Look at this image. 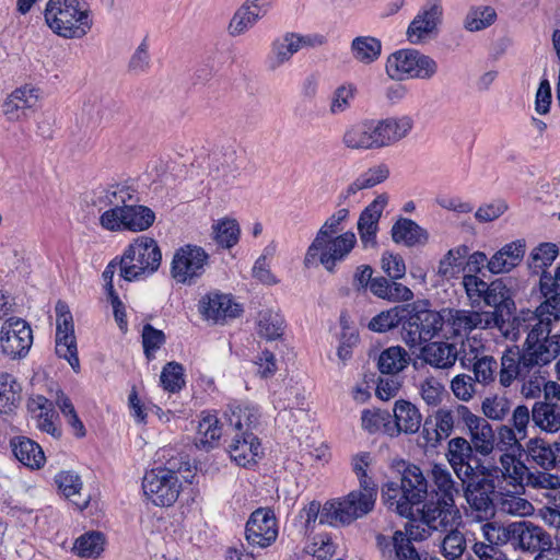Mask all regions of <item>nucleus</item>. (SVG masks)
I'll return each instance as SVG.
<instances>
[{"label":"nucleus","mask_w":560,"mask_h":560,"mask_svg":"<svg viewBox=\"0 0 560 560\" xmlns=\"http://www.w3.org/2000/svg\"><path fill=\"white\" fill-rule=\"evenodd\" d=\"M552 324L534 329L521 346L506 348L501 357L499 383L510 387L516 380H525L534 371L549 365L560 354V334H551Z\"/></svg>","instance_id":"f257e3e1"},{"label":"nucleus","mask_w":560,"mask_h":560,"mask_svg":"<svg viewBox=\"0 0 560 560\" xmlns=\"http://www.w3.org/2000/svg\"><path fill=\"white\" fill-rule=\"evenodd\" d=\"M349 210L341 208L334 212L317 232L314 241L308 246L304 258V265L310 267L316 258L324 268L334 272L337 262L342 261L357 243L353 232L337 233L343 230L342 223L348 219Z\"/></svg>","instance_id":"f03ea898"},{"label":"nucleus","mask_w":560,"mask_h":560,"mask_svg":"<svg viewBox=\"0 0 560 560\" xmlns=\"http://www.w3.org/2000/svg\"><path fill=\"white\" fill-rule=\"evenodd\" d=\"M45 21L55 34L63 38H82L92 27L90 10L82 0H49Z\"/></svg>","instance_id":"7ed1b4c3"},{"label":"nucleus","mask_w":560,"mask_h":560,"mask_svg":"<svg viewBox=\"0 0 560 560\" xmlns=\"http://www.w3.org/2000/svg\"><path fill=\"white\" fill-rule=\"evenodd\" d=\"M182 470H189V463L183 457H172L164 466L147 471L142 479L144 495L156 506L173 505L182 489L177 476Z\"/></svg>","instance_id":"20e7f679"},{"label":"nucleus","mask_w":560,"mask_h":560,"mask_svg":"<svg viewBox=\"0 0 560 560\" xmlns=\"http://www.w3.org/2000/svg\"><path fill=\"white\" fill-rule=\"evenodd\" d=\"M162 260L156 241L148 236L137 237L119 259L120 277L126 281L139 280L155 272Z\"/></svg>","instance_id":"39448f33"},{"label":"nucleus","mask_w":560,"mask_h":560,"mask_svg":"<svg viewBox=\"0 0 560 560\" xmlns=\"http://www.w3.org/2000/svg\"><path fill=\"white\" fill-rule=\"evenodd\" d=\"M493 472L498 477L499 469L495 468ZM460 481L462 489L470 508L482 518L492 517L495 514V504L501 493L497 491L492 470L481 467L474 476H469Z\"/></svg>","instance_id":"423d86ee"},{"label":"nucleus","mask_w":560,"mask_h":560,"mask_svg":"<svg viewBox=\"0 0 560 560\" xmlns=\"http://www.w3.org/2000/svg\"><path fill=\"white\" fill-rule=\"evenodd\" d=\"M407 315L402 324V339L410 347L430 341L443 328V314L421 304L406 305Z\"/></svg>","instance_id":"0eeeda50"},{"label":"nucleus","mask_w":560,"mask_h":560,"mask_svg":"<svg viewBox=\"0 0 560 560\" xmlns=\"http://www.w3.org/2000/svg\"><path fill=\"white\" fill-rule=\"evenodd\" d=\"M371 494L351 491L348 495L327 502L320 512V523L349 525L374 509Z\"/></svg>","instance_id":"6e6552de"},{"label":"nucleus","mask_w":560,"mask_h":560,"mask_svg":"<svg viewBox=\"0 0 560 560\" xmlns=\"http://www.w3.org/2000/svg\"><path fill=\"white\" fill-rule=\"evenodd\" d=\"M209 265V255L200 246L187 244L174 253L171 275L177 283L194 284Z\"/></svg>","instance_id":"1a4fd4ad"},{"label":"nucleus","mask_w":560,"mask_h":560,"mask_svg":"<svg viewBox=\"0 0 560 560\" xmlns=\"http://www.w3.org/2000/svg\"><path fill=\"white\" fill-rule=\"evenodd\" d=\"M369 150L393 145L406 138L413 127L410 116L388 117L385 119H366Z\"/></svg>","instance_id":"9d476101"},{"label":"nucleus","mask_w":560,"mask_h":560,"mask_svg":"<svg viewBox=\"0 0 560 560\" xmlns=\"http://www.w3.org/2000/svg\"><path fill=\"white\" fill-rule=\"evenodd\" d=\"M400 476L401 495L397 500V513L404 517L412 515L413 505H418L427 498L428 480L420 467L402 463Z\"/></svg>","instance_id":"9b49d317"},{"label":"nucleus","mask_w":560,"mask_h":560,"mask_svg":"<svg viewBox=\"0 0 560 560\" xmlns=\"http://www.w3.org/2000/svg\"><path fill=\"white\" fill-rule=\"evenodd\" d=\"M133 201V190L127 185L116 184L95 192L93 203L98 210L108 208L100 218L101 225L108 231L118 229V214L127 202Z\"/></svg>","instance_id":"f8f14e48"},{"label":"nucleus","mask_w":560,"mask_h":560,"mask_svg":"<svg viewBox=\"0 0 560 560\" xmlns=\"http://www.w3.org/2000/svg\"><path fill=\"white\" fill-rule=\"evenodd\" d=\"M443 326L446 327L448 338L467 336L475 329H489L498 325L495 315L459 308H442Z\"/></svg>","instance_id":"ddd939ff"},{"label":"nucleus","mask_w":560,"mask_h":560,"mask_svg":"<svg viewBox=\"0 0 560 560\" xmlns=\"http://www.w3.org/2000/svg\"><path fill=\"white\" fill-rule=\"evenodd\" d=\"M56 353L66 359L74 372L80 370L72 314L63 301L56 304Z\"/></svg>","instance_id":"4468645a"},{"label":"nucleus","mask_w":560,"mask_h":560,"mask_svg":"<svg viewBox=\"0 0 560 560\" xmlns=\"http://www.w3.org/2000/svg\"><path fill=\"white\" fill-rule=\"evenodd\" d=\"M513 313L514 311H510L504 316V326L502 329H499L511 340H517L523 332H526L527 336L534 329L545 328V325L559 320L553 318V311L551 308L542 310L541 304L535 311L522 310L516 314Z\"/></svg>","instance_id":"2eb2a0df"},{"label":"nucleus","mask_w":560,"mask_h":560,"mask_svg":"<svg viewBox=\"0 0 560 560\" xmlns=\"http://www.w3.org/2000/svg\"><path fill=\"white\" fill-rule=\"evenodd\" d=\"M442 0H425L407 28V38L420 44L438 33L443 19Z\"/></svg>","instance_id":"dca6fc26"},{"label":"nucleus","mask_w":560,"mask_h":560,"mask_svg":"<svg viewBox=\"0 0 560 560\" xmlns=\"http://www.w3.org/2000/svg\"><path fill=\"white\" fill-rule=\"evenodd\" d=\"M33 343L30 325L22 318H9L1 327L0 345L2 352L11 359L25 357Z\"/></svg>","instance_id":"f3484780"},{"label":"nucleus","mask_w":560,"mask_h":560,"mask_svg":"<svg viewBox=\"0 0 560 560\" xmlns=\"http://www.w3.org/2000/svg\"><path fill=\"white\" fill-rule=\"evenodd\" d=\"M421 520L431 530L447 532L462 523L455 501L438 499L423 504Z\"/></svg>","instance_id":"a211bd4d"},{"label":"nucleus","mask_w":560,"mask_h":560,"mask_svg":"<svg viewBox=\"0 0 560 560\" xmlns=\"http://www.w3.org/2000/svg\"><path fill=\"white\" fill-rule=\"evenodd\" d=\"M245 535L252 546L266 548L275 542L278 527L273 512L261 508L254 511L246 523Z\"/></svg>","instance_id":"6ab92c4d"},{"label":"nucleus","mask_w":560,"mask_h":560,"mask_svg":"<svg viewBox=\"0 0 560 560\" xmlns=\"http://www.w3.org/2000/svg\"><path fill=\"white\" fill-rule=\"evenodd\" d=\"M243 152L233 144L223 145L213 152L210 165V175L219 184L229 185L240 175Z\"/></svg>","instance_id":"aec40b11"},{"label":"nucleus","mask_w":560,"mask_h":560,"mask_svg":"<svg viewBox=\"0 0 560 560\" xmlns=\"http://www.w3.org/2000/svg\"><path fill=\"white\" fill-rule=\"evenodd\" d=\"M474 450L464 438H454L448 441L446 458L459 480L474 476L483 467L474 455Z\"/></svg>","instance_id":"412c9836"},{"label":"nucleus","mask_w":560,"mask_h":560,"mask_svg":"<svg viewBox=\"0 0 560 560\" xmlns=\"http://www.w3.org/2000/svg\"><path fill=\"white\" fill-rule=\"evenodd\" d=\"M199 313L207 320L222 323L228 318L238 317L243 308L235 303L232 295L220 293L218 291L210 292L199 300Z\"/></svg>","instance_id":"4be33fe9"},{"label":"nucleus","mask_w":560,"mask_h":560,"mask_svg":"<svg viewBox=\"0 0 560 560\" xmlns=\"http://www.w3.org/2000/svg\"><path fill=\"white\" fill-rule=\"evenodd\" d=\"M513 533L514 550L534 553L552 545L550 535L529 521L513 522Z\"/></svg>","instance_id":"5701e85b"},{"label":"nucleus","mask_w":560,"mask_h":560,"mask_svg":"<svg viewBox=\"0 0 560 560\" xmlns=\"http://www.w3.org/2000/svg\"><path fill=\"white\" fill-rule=\"evenodd\" d=\"M388 202L386 194L378 195L369 206L364 208L358 220L360 240L365 248L376 246V234L378 221L383 210Z\"/></svg>","instance_id":"b1692460"},{"label":"nucleus","mask_w":560,"mask_h":560,"mask_svg":"<svg viewBox=\"0 0 560 560\" xmlns=\"http://www.w3.org/2000/svg\"><path fill=\"white\" fill-rule=\"evenodd\" d=\"M481 302L487 306L494 307V311L483 313L487 315H495L498 325H493V327L498 329H502L504 326V316L509 314L510 311H515V303L511 296V292L501 279L488 283Z\"/></svg>","instance_id":"393cba45"},{"label":"nucleus","mask_w":560,"mask_h":560,"mask_svg":"<svg viewBox=\"0 0 560 560\" xmlns=\"http://www.w3.org/2000/svg\"><path fill=\"white\" fill-rule=\"evenodd\" d=\"M229 453L232 460L241 467H247L256 463V458L262 454L258 438L253 432L231 433Z\"/></svg>","instance_id":"a878e982"},{"label":"nucleus","mask_w":560,"mask_h":560,"mask_svg":"<svg viewBox=\"0 0 560 560\" xmlns=\"http://www.w3.org/2000/svg\"><path fill=\"white\" fill-rule=\"evenodd\" d=\"M393 412L394 421H392V427H388L392 438L400 433L412 434L418 432L422 416L413 404L399 399L395 402Z\"/></svg>","instance_id":"bb28decb"},{"label":"nucleus","mask_w":560,"mask_h":560,"mask_svg":"<svg viewBox=\"0 0 560 560\" xmlns=\"http://www.w3.org/2000/svg\"><path fill=\"white\" fill-rule=\"evenodd\" d=\"M267 4L261 0L246 1L231 19L228 31L233 37L243 35L267 13Z\"/></svg>","instance_id":"cd10ccee"},{"label":"nucleus","mask_w":560,"mask_h":560,"mask_svg":"<svg viewBox=\"0 0 560 560\" xmlns=\"http://www.w3.org/2000/svg\"><path fill=\"white\" fill-rule=\"evenodd\" d=\"M118 229L132 232H142L151 228L155 221V213L152 209L142 205L127 202L117 218Z\"/></svg>","instance_id":"c85d7f7f"},{"label":"nucleus","mask_w":560,"mask_h":560,"mask_svg":"<svg viewBox=\"0 0 560 560\" xmlns=\"http://www.w3.org/2000/svg\"><path fill=\"white\" fill-rule=\"evenodd\" d=\"M526 244L524 240H516L505 244L489 259L487 269L493 275L510 272L518 266L524 258Z\"/></svg>","instance_id":"c756f323"},{"label":"nucleus","mask_w":560,"mask_h":560,"mask_svg":"<svg viewBox=\"0 0 560 560\" xmlns=\"http://www.w3.org/2000/svg\"><path fill=\"white\" fill-rule=\"evenodd\" d=\"M456 346L443 341L428 342L420 349V358L436 369H450L457 361Z\"/></svg>","instance_id":"7c9ffc66"},{"label":"nucleus","mask_w":560,"mask_h":560,"mask_svg":"<svg viewBox=\"0 0 560 560\" xmlns=\"http://www.w3.org/2000/svg\"><path fill=\"white\" fill-rule=\"evenodd\" d=\"M392 238L396 244L407 247L424 245L429 240V233L411 219L400 218L392 226Z\"/></svg>","instance_id":"2f4dec72"},{"label":"nucleus","mask_w":560,"mask_h":560,"mask_svg":"<svg viewBox=\"0 0 560 560\" xmlns=\"http://www.w3.org/2000/svg\"><path fill=\"white\" fill-rule=\"evenodd\" d=\"M228 427L225 434L252 432L258 424L259 412L257 408L242 405H231L225 412Z\"/></svg>","instance_id":"473e14b6"},{"label":"nucleus","mask_w":560,"mask_h":560,"mask_svg":"<svg viewBox=\"0 0 560 560\" xmlns=\"http://www.w3.org/2000/svg\"><path fill=\"white\" fill-rule=\"evenodd\" d=\"M298 51L294 32H287L276 37L271 43L270 51L266 59L267 68L271 71H276L284 63L289 62Z\"/></svg>","instance_id":"72a5a7b5"},{"label":"nucleus","mask_w":560,"mask_h":560,"mask_svg":"<svg viewBox=\"0 0 560 560\" xmlns=\"http://www.w3.org/2000/svg\"><path fill=\"white\" fill-rule=\"evenodd\" d=\"M423 539V535L415 530L411 526L406 528V532L396 530L394 533V553L397 560H440L436 557H431L428 553L420 555L413 546V540Z\"/></svg>","instance_id":"f704fd0d"},{"label":"nucleus","mask_w":560,"mask_h":560,"mask_svg":"<svg viewBox=\"0 0 560 560\" xmlns=\"http://www.w3.org/2000/svg\"><path fill=\"white\" fill-rule=\"evenodd\" d=\"M527 453L544 469H560V442L550 444L542 439H530L527 443Z\"/></svg>","instance_id":"c9c22d12"},{"label":"nucleus","mask_w":560,"mask_h":560,"mask_svg":"<svg viewBox=\"0 0 560 560\" xmlns=\"http://www.w3.org/2000/svg\"><path fill=\"white\" fill-rule=\"evenodd\" d=\"M389 176V168L385 164H380L370 167L362 173L354 182H352L339 196L338 206L345 203L351 196L363 189L372 188L383 182Z\"/></svg>","instance_id":"e433bc0d"},{"label":"nucleus","mask_w":560,"mask_h":560,"mask_svg":"<svg viewBox=\"0 0 560 560\" xmlns=\"http://www.w3.org/2000/svg\"><path fill=\"white\" fill-rule=\"evenodd\" d=\"M14 456L24 466L32 469L40 468L45 463L43 448L35 441L26 436H16L11 440Z\"/></svg>","instance_id":"4c0bfd02"},{"label":"nucleus","mask_w":560,"mask_h":560,"mask_svg":"<svg viewBox=\"0 0 560 560\" xmlns=\"http://www.w3.org/2000/svg\"><path fill=\"white\" fill-rule=\"evenodd\" d=\"M532 421L546 432L560 430V402L536 401L532 408Z\"/></svg>","instance_id":"58836bf2"},{"label":"nucleus","mask_w":560,"mask_h":560,"mask_svg":"<svg viewBox=\"0 0 560 560\" xmlns=\"http://www.w3.org/2000/svg\"><path fill=\"white\" fill-rule=\"evenodd\" d=\"M539 288L542 296L541 308L553 311V318L560 319V266L557 267L555 276L544 271L539 279Z\"/></svg>","instance_id":"ea45409f"},{"label":"nucleus","mask_w":560,"mask_h":560,"mask_svg":"<svg viewBox=\"0 0 560 560\" xmlns=\"http://www.w3.org/2000/svg\"><path fill=\"white\" fill-rule=\"evenodd\" d=\"M352 57L360 63L371 65L382 54V42L374 36H357L350 44Z\"/></svg>","instance_id":"a19ab883"},{"label":"nucleus","mask_w":560,"mask_h":560,"mask_svg":"<svg viewBox=\"0 0 560 560\" xmlns=\"http://www.w3.org/2000/svg\"><path fill=\"white\" fill-rule=\"evenodd\" d=\"M408 352L400 346L383 350L377 360V369L383 375H397L409 363Z\"/></svg>","instance_id":"79ce46f5"},{"label":"nucleus","mask_w":560,"mask_h":560,"mask_svg":"<svg viewBox=\"0 0 560 560\" xmlns=\"http://www.w3.org/2000/svg\"><path fill=\"white\" fill-rule=\"evenodd\" d=\"M431 478L436 488V494L439 495L438 499L455 501V495L459 494L462 489V481L456 482L446 466L442 464H434L431 469Z\"/></svg>","instance_id":"37998d69"},{"label":"nucleus","mask_w":560,"mask_h":560,"mask_svg":"<svg viewBox=\"0 0 560 560\" xmlns=\"http://www.w3.org/2000/svg\"><path fill=\"white\" fill-rule=\"evenodd\" d=\"M418 50L405 49L393 52L386 61V72L393 79H402L404 75L412 78L415 60Z\"/></svg>","instance_id":"c03bdc74"},{"label":"nucleus","mask_w":560,"mask_h":560,"mask_svg":"<svg viewBox=\"0 0 560 560\" xmlns=\"http://www.w3.org/2000/svg\"><path fill=\"white\" fill-rule=\"evenodd\" d=\"M55 483L62 494L79 509L83 510L86 508L88 500H80L82 481L78 474L73 471H60L55 476Z\"/></svg>","instance_id":"a18cd8bd"},{"label":"nucleus","mask_w":560,"mask_h":560,"mask_svg":"<svg viewBox=\"0 0 560 560\" xmlns=\"http://www.w3.org/2000/svg\"><path fill=\"white\" fill-rule=\"evenodd\" d=\"M472 447L476 452L481 455H489L494 447L495 435L492 427L489 424L487 419L479 418L477 421L468 428Z\"/></svg>","instance_id":"49530a36"},{"label":"nucleus","mask_w":560,"mask_h":560,"mask_svg":"<svg viewBox=\"0 0 560 560\" xmlns=\"http://www.w3.org/2000/svg\"><path fill=\"white\" fill-rule=\"evenodd\" d=\"M221 435L222 428L219 427V420L215 416L208 415L199 421L195 444L200 450L209 451L214 447Z\"/></svg>","instance_id":"de8ad7c7"},{"label":"nucleus","mask_w":560,"mask_h":560,"mask_svg":"<svg viewBox=\"0 0 560 560\" xmlns=\"http://www.w3.org/2000/svg\"><path fill=\"white\" fill-rule=\"evenodd\" d=\"M21 386L9 373H0V413H9L20 401Z\"/></svg>","instance_id":"09e8293b"},{"label":"nucleus","mask_w":560,"mask_h":560,"mask_svg":"<svg viewBox=\"0 0 560 560\" xmlns=\"http://www.w3.org/2000/svg\"><path fill=\"white\" fill-rule=\"evenodd\" d=\"M37 409L39 410V413L37 415V428L40 431L59 439L61 436V429L56 424L55 420L58 419V415L54 409L52 402L43 396H38Z\"/></svg>","instance_id":"8fccbe9b"},{"label":"nucleus","mask_w":560,"mask_h":560,"mask_svg":"<svg viewBox=\"0 0 560 560\" xmlns=\"http://www.w3.org/2000/svg\"><path fill=\"white\" fill-rule=\"evenodd\" d=\"M406 312V305L395 306L388 311L381 312L370 320L369 328L376 332H385L398 325L402 326L405 316L407 315Z\"/></svg>","instance_id":"3c124183"},{"label":"nucleus","mask_w":560,"mask_h":560,"mask_svg":"<svg viewBox=\"0 0 560 560\" xmlns=\"http://www.w3.org/2000/svg\"><path fill=\"white\" fill-rule=\"evenodd\" d=\"M468 253L469 247L467 245L448 249L439 262L438 275L446 279L455 278L459 272L462 260Z\"/></svg>","instance_id":"603ef678"},{"label":"nucleus","mask_w":560,"mask_h":560,"mask_svg":"<svg viewBox=\"0 0 560 560\" xmlns=\"http://www.w3.org/2000/svg\"><path fill=\"white\" fill-rule=\"evenodd\" d=\"M283 317L271 310H265L259 313L258 334L267 340H276L283 334Z\"/></svg>","instance_id":"864d4df0"},{"label":"nucleus","mask_w":560,"mask_h":560,"mask_svg":"<svg viewBox=\"0 0 560 560\" xmlns=\"http://www.w3.org/2000/svg\"><path fill=\"white\" fill-rule=\"evenodd\" d=\"M560 253V248L553 243H541L535 247L528 258V267L533 272L546 271L552 265Z\"/></svg>","instance_id":"5fc2aeb1"},{"label":"nucleus","mask_w":560,"mask_h":560,"mask_svg":"<svg viewBox=\"0 0 560 560\" xmlns=\"http://www.w3.org/2000/svg\"><path fill=\"white\" fill-rule=\"evenodd\" d=\"M214 241L223 248H231L240 238V225L234 219H223L212 226Z\"/></svg>","instance_id":"6e6d98bb"},{"label":"nucleus","mask_w":560,"mask_h":560,"mask_svg":"<svg viewBox=\"0 0 560 560\" xmlns=\"http://www.w3.org/2000/svg\"><path fill=\"white\" fill-rule=\"evenodd\" d=\"M497 19V12L492 7L480 5L471 8L464 21L467 31L478 32L490 26Z\"/></svg>","instance_id":"4d7b16f0"},{"label":"nucleus","mask_w":560,"mask_h":560,"mask_svg":"<svg viewBox=\"0 0 560 560\" xmlns=\"http://www.w3.org/2000/svg\"><path fill=\"white\" fill-rule=\"evenodd\" d=\"M362 428L369 433L383 432L390 436L388 427H392V415L385 410H363L361 416Z\"/></svg>","instance_id":"13d9d810"},{"label":"nucleus","mask_w":560,"mask_h":560,"mask_svg":"<svg viewBox=\"0 0 560 560\" xmlns=\"http://www.w3.org/2000/svg\"><path fill=\"white\" fill-rule=\"evenodd\" d=\"M104 547V535L100 532H89L77 538L73 550L83 558L97 557Z\"/></svg>","instance_id":"bf43d9fd"},{"label":"nucleus","mask_w":560,"mask_h":560,"mask_svg":"<svg viewBox=\"0 0 560 560\" xmlns=\"http://www.w3.org/2000/svg\"><path fill=\"white\" fill-rule=\"evenodd\" d=\"M511 515L525 516L534 511L533 504L524 498L511 493H500L499 501L495 504V511Z\"/></svg>","instance_id":"052dcab7"},{"label":"nucleus","mask_w":560,"mask_h":560,"mask_svg":"<svg viewBox=\"0 0 560 560\" xmlns=\"http://www.w3.org/2000/svg\"><path fill=\"white\" fill-rule=\"evenodd\" d=\"M368 121H360L349 125L342 136V143L351 150H369Z\"/></svg>","instance_id":"680f3d73"},{"label":"nucleus","mask_w":560,"mask_h":560,"mask_svg":"<svg viewBox=\"0 0 560 560\" xmlns=\"http://www.w3.org/2000/svg\"><path fill=\"white\" fill-rule=\"evenodd\" d=\"M470 370L474 373V378L477 383L488 385L492 383L495 375H499L500 369L497 360L491 355L482 354L471 365Z\"/></svg>","instance_id":"e2e57ef3"},{"label":"nucleus","mask_w":560,"mask_h":560,"mask_svg":"<svg viewBox=\"0 0 560 560\" xmlns=\"http://www.w3.org/2000/svg\"><path fill=\"white\" fill-rule=\"evenodd\" d=\"M149 42L148 38L144 37L139 46L136 48L133 54L131 55L128 65L127 71L132 75H141L147 73L151 68V55L149 51Z\"/></svg>","instance_id":"0e129e2a"},{"label":"nucleus","mask_w":560,"mask_h":560,"mask_svg":"<svg viewBox=\"0 0 560 560\" xmlns=\"http://www.w3.org/2000/svg\"><path fill=\"white\" fill-rule=\"evenodd\" d=\"M163 388L170 393H177L185 386L184 368L172 361L165 364L160 376Z\"/></svg>","instance_id":"69168bd1"},{"label":"nucleus","mask_w":560,"mask_h":560,"mask_svg":"<svg viewBox=\"0 0 560 560\" xmlns=\"http://www.w3.org/2000/svg\"><path fill=\"white\" fill-rule=\"evenodd\" d=\"M483 534L488 542L494 547L513 546V522L506 525L487 523L483 526Z\"/></svg>","instance_id":"338daca9"},{"label":"nucleus","mask_w":560,"mask_h":560,"mask_svg":"<svg viewBox=\"0 0 560 560\" xmlns=\"http://www.w3.org/2000/svg\"><path fill=\"white\" fill-rule=\"evenodd\" d=\"M447 532V535L442 541V553L448 560H456L466 550V538L457 527Z\"/></svg>","instance_id":"774afa93"}]
</instances>
